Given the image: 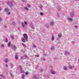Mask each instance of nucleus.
Listing matches in <instances>:
<instances>
[{
	"label": "nucleus",
	"mask_w": 79,
	"mask_h": 79,
	"mask_svg": "<svg viewBox=\"0 0 79 79\" xmlns=\"http://www.w3.org/2000/svg\"><path fill=\"white\" fill-rule=\"evenodd\" d=\"M46 56V54L44 53L43 54V56Z\"/></svg>",
	"instance_id": "58836bf2"
},
{
	"label": "nucleus",
	"mask_w": 79,
	"mask_h": 79,
	"mask_svg": "<svg viewBox=\"0 0 79 79\" xmlns=\"http://www.w3.org/2000/svg\"><path fill=\"white\" fill-rule=\"evenodd\" d=\"M51 40L53 41L54 40V37H53V35L52 36V38H51Z\"/></svg>",
	"instance_id": "dca6fc26"
},
{
	"label": "nucleus",
	"mask_w": 79,
	"mask_h": 79,
	"mask_svg": "<svg viewBox=\"0 0 79 79\" xmlns=\"http://www.w3.org/2000/svg\"><path fill=\"white\" fill-rule=\"evenodd\" d=\"M46 27H47V28H48L49 26H48V24H46Z\"/></svg>",
	"instance_id": "bb28decb"
},
{
	"label": "nucleus",
	"mask_w": 79,
	"mask_h": 79,
	"mask_svg": "<svg viewBox=\"0 0 79 79\" xmlns=\"http://www.w3.org/2000/svg\"><path fill=\"white\" fill-rule=\"evenodd\" d=\"M27 6H28V7H29V8H31V5L29 4H27Z\"/></svg>",
	"instance_id": "b1692460"
},
{
	"label": "nucleus",
	"mask_w": 79,
	"mask_h": 79,
	"mask_svg": "<svg viewBox=\"0 0 79 79\" xmlns=\"http://www.w3.org/2000/svg\"><path fill=\"white\" fill-rule=\"evenodd\" d=\"M23 56H24V57H25L26 58H28V57H27V56L26 55H25Z\"/></svg>",
	"instance_id": "393cba45"
},
{
	"label": "nucleus",
	"mask_w": 79,
	"mask_h": 79,
	"mask_svg": "<svg viewBox=\"0 0 79 79\" xmlns=\"http://www.w3.org/2000/svg\"><path fill=\"white\" fill-rule=\"evenodd\" d=\"M7 3L10 6H13V4L12 2L10 1H8L7 2Z\"/></svg>",
	"instance_id": "f03ea898"
},
{
	"label": "nucleus",
	"mask_w": 79,
	"mask_h": 79,
	"mask_svg": "<svg viewBox=\"0 0 79 79\" xmlns=\"http://www.w3.org/2000/svg\"><path fill=\"white\" fill-rule=\"evenodd\" d=\"M31 27L32 28V29H34V25H32L31 26Z\"/></svg>",
	"instance_id": "72a5a7b5"
},
{
	"label": "nucleus",
	"mask_w": 79,
	"mask_h": 79,
	"mask_svg": "<svg viewBox=\"0 0 79 79\" xmlns=\"http://www.w3.org/2000/svg\"><path fill=\"white\" fill-rule=\"evenodd\" d=\"M22 2H26V1H25L24 0H23L22 1Z\"/></svg>",
	"instance_id": "ea45409f"
},
{
	"label": "nucleus",
	"mask_w": 79,
	"mask_h": 79,
	"mask_svg": "<svg viewBox=\"0 0 79 79\" xmlns=\"http://www.w3.org/2000/svg\"><path fill=\"white\" fill-rule=\"evenodd\" d=\"M21 59H23V56H21Z\"/></svg>",
	"instance_id": "de8ad7c7"
},
{
	"label": "nucleus",
	"mask_w": 79,
	"mask_h": 79,
	"mask_svg": "<svg viewBox=\"0 0 79 79\" xmlns=\"http://www.w3.org/2000/svg\"><path fill=\"white\" fill-rule=\"evenodd\" d=\"M12 24L13 25H15V22L12 23Z\"/></svg>",
	"instance_id": "473e14b6"
},
{
	"label": "nucleus",
	"mask_w": 79,
	"mask_h": 79,
	"mask_svg": "<svg viewBox=\"0 0 79 79\" xmlns=\"http://www.w3.org/2000/svg\"><path fill=\"white\" fill-rule=\"evenodd\" d=\"M7 15H10V12H8L6 13Z\"/></svg>",
	"instance_id": "c756f323"
},
{
	"label": "nucleus",
	"mask_w": 79,
	"mask_h": 79,
	"mask_svg": "<svg viewBox=\"0 0 79 79\" xmlns=\"http://www.w3.org/2000/svg\"><path fill=\"white\" fill-rule=\"evenodd\" d=\"M4 61L5 63H8V62L9 61V60L8 59H5Z\"/></svg>",
	"instance_id": "6e6552de"
},
{
	"label": "nucleus",
	"mask_w": 79,
	"mask_h": 79,
	"mask_svg": "<svg viewBox=\"0 0 79 79\" xmlns=\"http://www.w3.org/2000/svg\"><path fill=\"white\" fill-rule=\"evenodd\" d=\"M58 37L59 38H60L61 37V34H59L58 35Z\"/></svg>",
	"instance_id": "412c9836"
},
{
	"label": "nucleus",
	"mask_w": 79,
	"mask_h": 79,
	"mask_svg": "<svg viewBox=\"0 0 79 79\" xmlns=\"http://www.w3.org/2000/svg\"><path fill=\"white\" fill-rule=\"evenodd\" d=\"M40 8H42V7H40Z\"/></svg>",
	"instance_id": "864d4df0"
},
{
	"label": "nucleus",
	"mask_w": 79,
	"mask_h": 79,
	"mask_svg": "<svg viewBox=\"0 0 79 79\" xmlns=\"http://www.w3.org/2000/svg\"><path fill=\"white\" fill-rule=\"evenodd\" d=\"M38 67H39V66H37L36 67V68H38Z\"/></svg>",
	"instance_id": "3c124183"
},
{
	"label": "nucleus",
	"mask_w": 79,
	"mask_h": 79,
	"mask_svg": "<svg viewBox=\"0 0 79 79\" xmlns=\"http://www.w3.org/2000/svg\"><path fill=\"white\" fill-rule=\"evenodd\" d=\"M68 54H69V52L68 51L65 52V55H68Z\"/></svg>",
	"instance_id": "0eeeda50"
},
{
	"label": "nucleus",
	"mask_w": 79,
	"mask_h": 79,
	"mask_svg": "<svg viewBox=\"0 0 79 79\" xmlns=\"http://www.w3.org/2000/svg\"><path fill=\"white\" fill-rule=\"evenodd\" d=\"M19 68H20L21 69V73H24V71L23 70H22V67L21 66H20Z\"/></svg>",
	"instance_id": "20e7f679"
},
{
	"label": "nucleus",
	"mask_w": 79,
	"mask_h": 79,
	"mask_svg": "<svg viewBox=\"0 0 79 79\" xmlns=\"http://www.w3.org/2000/svg\"><path fill=\"white\" fill-rule=\"evenodd\" d=\"M58 10H61V8H60V7H59Z\"/></svg>",
	"instance_id": "37998d69"
},
{
	"label": "nucleus",
	"mask_w": 79,
	"mask_h": 79,
	"mask_svg": "<svg viewBox=\"0 0 79 79\" xmlns=\"http://www.w3.org/2000/svg\"><path fill=\"white\" fill-rule=\"evenodd\" d=\"M69 68L70 69H73V67L70 65H69Z\"/></svg>",
	"instance_id": "f8f14e48"
},
{
	"label": "nucleus",
	"mask_w": 79,
	"mask_h": 79,
	"mask_svg": "<svg viewBox=\"0 0 79 79\" xmlns=\"http://www.w3.org/2000/svg\"><path fill=\"white\" fill-rule=\"evenodd\" d=\"M78 62H79V59H78Z\"/></svg>",
	"instance_id": "5fc2aeb1"
},
{
	"label": "nucleus",
	"mask_w": 79,
	"mask_h": 79,
	"mask_svg": "<svg viewBox=\"0 0 79 79\" xmlns=\"http://www.w3.org/2000/svg\"><path fill=\"white\" fill-rule=\"evenodd\" d=\"M2 21V19H1V18H0V21Z\"/></svg>",
	"instance_id": "09e8293b"
},
{
	"label": "nucleus",
	"mask_w": 79,
	"mask_h": 79,
	"mask_svg": "<svg viewBox=\"0 0 79 79\" xmlns=\"http://www.w3.org/2000/svg\"><path fill=\"white\" fill-rule=\"evenodd\" d=\"M40 15H41V16H42V15H43V14L42 12H41L40 13Z\"/></svg>",
	"instance_id": "f704fd0d"
},
{
	"label": "nucleus",
	"mask_w": 79,
	"mask_h": 79,
	"mask_svg": "<svg viewBox=\"0 0 79 79\" xmlns=\"http://www.w3.org/2000/svg\"><path fill=\"white\" fill-rule=\"evenodd\" d=\"M50 25L52 26H53V25H54V23H53V22H51V23H50Z\"/></svg>",
	"instance_id": "1a4fd4ad"
},
{
	"label": "nucleus",
	"mask_w": 79,
	"mask_h": 79,
	"mask_svg": "<svg viewBox=\"0 0 79 79\" xmlns=\"http://www.w3.org/2000/svg\"><path fill=\"white\" fill-rule=\"evenodd\" d=\"M15 58L16 60H18V55H15Z\"/></svg>",
	"instance_id": "6ab92c4d"
},
{
	"label": "nucleus",
	"mask_w": 79,
	"mask_h": 79,
	"mask_svg": "<svg viewBox=\"0 0 79 79\" xmlns=\"http://www.w3.org/2000/svg\"><path fill=\"white\" fill-rule=\"evenodd\" d=\"M5 27H6V26H5Z\"/></svg>",
	"instance_id": "4d7b16f0"
},
{
	"label": "nucleus",
	"mask_w": 79,
	"mask_h": 79,
	"mask_svg": "<svg viewBox=\"0 0 79 79\" xmlns=\"http://www.w3.org/2000/svg\"><path fill=\"white\" fill-rule=\"evenodd\" d=\"M72 44H74V41H72Z\"/></svg>",
	"instance_id": "49530a36"
},
{
	"label": "nucleus",
	"mask_w": 79,
	"mask_h": 79,
	"mask_svg": "<svg viewBox=\"0 0 79 79\" xmlns=\"http://www.w3.org/2000/svg\"><path fill=\"white\" fill-rule=\"evenodd\" d=\"M23 36L24 38V39L26 40L27 42L28 41V40H27V35L26 34H23Z\"/></svg>",
	"instance_id": "f257e3e1"
},
{
	"label": "nucleus",
	"mask_w": 79,
	"mask_h": 79,
	"mask_svg": "<svg viewBox=\"0 0 79 79\" xmlns=\"http://www.w3.org/2000/svg\"><path fill=\"white\" fill-rule=\"evenodd\" d=\"M13 48H14V50H16V47L15 45L13 46Z\"/></svg>",
	"instance_id": "a211bd4d"
},
{
	"label": "nucleus",
	"mask_w": 79,
	"mask_h": 79,
	"mask_svg": "<svg viewBox=\"0 0 79 79\" xmlns=\"http://www.w3.org/2000/svg\"><path fill=\"white\" fill-rule=\"evenodd\" d=\"M24 9L25 10H27V11H28L29 10V9L27 7H24Z\"/></svg>",
	"instance_id": "aec40b11"
},
{
	"label": "nucleus",
	"mask_w": 79,
	"mask_h": 79,
	"mask_svg": "<svg viewBox=\"0 0 79 79\" xmlns=\"http://www.w3.org/2000/svg\"><path fill=\"white\" fill-rule=\"evenodd\" d=\"M10 45H11V42H9L8 45V47H10Z\"/></svg>",
	"instance_id": "f3484780"
},
{
	"label": "nucleus",
	"mask_w": 79,
	"mask_h": 79,
	"mask_svg": "<svg viewBox=\"0 0 79 79\" xmlns=\"http://www.w3.org/2000/svg\"><path fill=\"white\" fill-rule=\"evenodd\" d=\"M32 79H39V78L37 77V76L35 75H34Z\"/></svg>",
	"instance_id": "7ed1b4c3"
},
{
	"label": "nucleus",
	"mask_w": 79,
	"mask_h": 79,
	"mask_svg": "<svg viewBox=\"0 0 79 79\" xmlns=\"http://www.w3.org/2000/svg\"><path fill=\"white\" fill-rule=\"evenodd\" d=\"M70 15L71 17H73L74 16V13L73 12H72L70 13Z\"/></svg>",
	"instance_id": "39448f33"
},
{
	"label": "nucleus",
	"mask_w": 79,
	"mask_h": 79,
	"mask_svg": "<svg viewBox=\"0 0 79 79\" xmlns=\"http://www.w3.org/2000/svg\"><path fill=\"white\" fill-rule=\"evenodd\" d=\"M51 73L52 74H55V72H54V71H53V70H51Z\"/></svg>",
	"instance_id": "9d476101"
},
{
	"label": "nucleus",
	"mask_w": 79,
	"mask_h": 79,
	"mask_svg": "<svg viewBox=\"0 0 79 79\" xmlns=\"http://www.w3.org/2000/svg\"><path fill=\"white\" fill-rule=\"evenodd\" d=\"M8 41V39H6V40H5V42H7Z\"/></svg>",
	"instance_id": "c9c22d12"
},
{
	"label": "nucleus",
	"mask_w": 79,
	"mask_h": 79,
	"mask_svg": "<svg viewBox=\"0 0 79 79\" xmlns=\"http://www.w3.org/2000/svg\"><path fill=\"white\" fill-rule=\"evenodd\" d=\"M39 55H36V56L37 57H39Z\"/></svg>",
	"instance_id": "79ce46f5"
},
{
	"label": "nucleus",
	"mask_w": 79,
	"mask_h": 79,
	"mask_svg": "<svg viewBox=\"0 0 79 79\" xmlns=\"http://www.w3.org/2000/svg\"><path fill=\"white\" fill-rule=\"evenodd\" d=\"M75 27H76V28H77L78 27L77 26H75Z\"/></svg>",
	"instance_id": "c03bdc74"
},
{
	"label": "nucleus",
	"mask_w": 79,
	"mask_h": 79,
	"mask_svg": "<svg viewBox=\"0 0 79 79\" xmlns=\"http://www.w3.org/2000/svg\"><path fill=\"white\" fill-rule=\"evenodd\" d=\"M9 10L8 8H6L5 10H4V11L6 12H7V11H8Z\"/></svg>",
	"instance_id": "9b49d317"
},
{
	"label": "nucleus",
	"mask_w": 79,
	"mask_h": 79,
	"mask_svg": "<svg viewBox=\"0 0 79 79\" xmlns=\"http://www.w3.org/2000/svg\"><path fill=\"white\" fill-rule=\"evenodd\" d=\"M51 49L52 50H55V48L53 46H52L51 48Z\"/></svg>",
	"instance_id": "2eb2a0df"
},
{
	"label": "nucleus",
	"mask_w": 79,
	"mask_h": 79,
	"mask_svg": "<svg viewBox=\"0 0 79 79\" xmlns=\"http://www.w3.org/2000/svg\"><path fill=\"white\" fill-rule=\"evenodd\" d=\"M5 66L6 67H8V64H5Z\"/></svg>",
	"instance_id": "7c9ffc66"
},
{
	"label": "nucleus",
	"mask_w": 79,
	"mask_h": 79,
	"mask_svg": "<svg viewBox=\"0 0 79 79\" xmlns=\"http://www.w3.org/2000/svg\"><path fill=\"white\" fill-rule=\"evenodd\" d=\"M0 76L1 77H3V78H5V76H3V75L0 74Z\"/></svg>",
	"instance_id": "5701e85b"
},
{
	"label": "nucleus",
	"mask_w": 79,
	"mask_h": 79,
	"mask_svg": "<svg viewBox=\"0 0 79 79\" xmlns=\"http://www.w3.org/2000/svg\"><path fill=\"white\" fill-rule=\"evenodd\" d=\"M22 45H23V46H25L24 44L23 43V44H22Z\"/></svg>",
	"instance_id": "a18cd8bd"
},
{
	"label": "nucleus",
	"mask_w": 79,
	"mask_h": 79,
	"mask_svg": "<svg viewBox=\"0 0 79 79\" xmlns=\"http://www.w3.org/2000/svg\"><path fill=\"white\" fill-rule=\"evenodd\" d=\"M22 26L23 27H24V23L23 22L22 23Z\"/></svg>",
	"instance_id": "ddd939ff"
},
{
	"label": "nucleus",
	"mask_w": 79,
	"mask_h": 79,
	"mask_svg": "<svg viewBox=\"0 0 79 79\" xmlns=\"http://www.w3.org/2000/svg\"><path fill=\"white\" fill-rule=\"evenodd\" d=\"M24 77H25V76H24V74H23L22 75V79H24Z\"/></svg>",
	"instance_id": "4be33fe9"
},
{
	"label": "nucleus",
	"mask_w": 79,
	"mask_h": 79,
	"mask_svg": "<svg viewBox=\"0 0 79 79\" xmlns=\"http://www.w3.org/2000/svg\"><path fill=\"white\" fill-rule=\"evenodd\" d=\"M10 74L11 75L12 77H14V75H13L11 73H10Z\"/></svg>",
	"instance_id": "c85d7f7f"
},
{
	"label": "nucleus",
	"mask_w": 79,
	"mask_h": 79,
	"mask_svg": "<svg viewBox=\"0 0 79 79\" xmlns=\"http://www.w3.org/2000/svg\"><path fill=\"white\" fill-rule=\"evenodd\" d=\"M24 24H27V22H24Z\"/></svg>",
	"instance_id": "4c0bfd02"
},
{
	"label": "nucleus",
	"mask_w": 79,
	"mask_h": 79,
	"mask_svg": "<svg viewBox=\"0 0 79 79\" xmlns=\"http://www.w3.org/2000/svg\"><path fill=\"white\" fill-rule=\"evenodd\" d=\"M11 37L12 39L13 40V39H14V36H13V35H11Z\"/></svg>",
	"instance_id": "a878e982"
},
{
	"label": "nucleus",
	"mask_w": 79,
	"mask_h": 79,
	"mask_svg": "<svg viewBox=\"0 0 79 79\" xmlns=\"http://www.w3.org/2000/svg\"><path fill=\"white\" fill-rule=\"evenodd\" d=\"M11 66H12L11 67H12H12H13V64H11Z\"/></svg>",
	"instance_id": "8fccbe9b"
},
{
	"label": "nucleus",
	"mask_w": 79,
	"mask_h": 79,
	"mask_svg": "<svg viewBox=\"0 0 79 79\" xmlns=\"http://www.w3.org/2000/svg\"><path fill=\"white\" fill-rule=\"evenodd\" d=\"M68 20H69V21H70V22H72V21H73V19L71 18H68Z\"/></svg>",
	"instance_id": "423d86ee"
},
{
	"label": "nucleus",
	"mask_w": 79,
	"mask_h": 79,
	"mask_svg": "<svg viewBox=\"0 0 79 79\" xmlns=\"http://www.w3.org/2000/svg\"><path fill=\"white\" fill-rule=\"evenodd\" d=\"M33 47L34 48H36V46H35V45H33Z\"/></svg>",
	"instance_id": "e433bc0d"
},
{
	"label": "nucleus",
	"mask_w": 79,
	"mask_h": 79,
	"mask_svg": "<svg viewBox=\"0 0 79 79\" xmlns=\"http://www.w3.org/2000/svg\"><path fill=\"white\" fill-rule=\"evenodd\" d=\"M78 1H79V0H77Z\"/></svg>",
	"instance_id": "6e6d98bb"
},
{
	"label": "nucleus",
	"mask_w": 79,
	"mask_h": 79,
	"mask_svg": "<svg viewBox=\"0 0 79 79\" xmlns=\"http://www.w3.org/2000/svg\"><path fill=\"white\" fill-rule=\"evenodd\" d=\"M28 74H29V72H26L25 73V74H26V75H27Z\"/></svg>",
	"instance_id": "2f4dec72"
},
{
	"label": "nucleus",
	"mask_w": 79,
	"mask_h": 79,
	"mask_svg": "<svg viewBox=\"0 0 79 79\" xmlns=\"http://www.w3.org/2000/svg\"><path fill=\"white\" fill-rule=\"evenodd\" d=\"M64 70H66L67 69V68H66V67L64 66Z\"/></svg>",
	"instance_id": "cd10ccee"
},
{
	"label": "nucleus",
	"mask_w": 79,
	"mask_h": 79,
	"mask_svg": "<svg viewBox=\"0 0 79 79\" xmlns=\"http://www.w3.org/2000/svg\"><path fill=\"white\" fill-rule=\"evenodd\" d=\"M2 47H4V45L3 44H2Z\"/></svg>",
	"instance_id": "a19ab883"
},
{
	"label": "nucleus",
	"mask_w": 79,
	"mask_h": 79,
	"mask_svg": "<svg viewBox=\"0 0 79 79\" xmlns=\"http://www.w3.org/2000/svg\"><path fill=\"white\" fill-rule=\"evenodd\" d=\"M22 40L23 42H25V39L23 38L22 39Z\"/></svg>",
	"instance_id": "4468645a"
},
{
	"label": "nucleus",
	"mask_w": 79,
	"mask_h": 79,
	"mask_svg": "<svg viewBox=\"0 0 79 79\" xmlns=\"http://www.w3.org/2000/svg\"><path fill=\"white\" fill-rule=\"evenodd\" d=\"M1 11V8L0 7V11Z\"/></svg>",
	"instance_id": "603ef678"
}]
</instances>
